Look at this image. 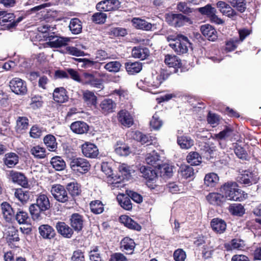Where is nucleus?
Returning a JSON list of instances; mask_svg holds the SVG:
<instances>
[{
  "label": "nucleus",
  "mask_w": 261,
  "mask_h": 261,
  "mask_svg": "<svg viewBox=\"0 0 261 261\" xmlns=\"http://www.w3.org/2000/svg\"><path fill=\"white\" fill-rule=\"evenodd\" d=\"M167 39L170 47L178 55L187 53L191 45L188 38L181 34L168 36Z\"/></svg>",
  "instance_id": "obj_1"
},
{
  "label": "nucleus",
  "mask_w": 261,
  "mask_h": 261,
  "mask_svg": "<svg viewBox=\"0 0 261 261\" xmlns=\"http://www.w3.org/2000/svg\"><path fill=\"white\" fill-rule=\"evenodd\" d=\"M50 203L48 197L45 194H42L38 196L36 203L32 204L29 207L30 212L34 219H38L41 212L49 209Z\"/></svg>",
  "instance_id": "obj_2"
},
{
  "label": "nucleus",
  "mask_w": 261,
  "mask_h": 261,
  "mask_svg": "<svg viewBox=\"0 0 261 261\" xmlns=\"http://www.w3.org/2000/svg\"><path fill=\"white\" fill-rule=\"evenodd\" d=\"M238 187L236 182L228 181L221 187L220 192L228 200L240 201L242 199L241 191Z\"/></svg>",
  "instance_id": "obj_3"
},
{
  "label": "nucleus",
  "mask_w": 261,
  "mask_h": 261,
  "mask_svg": "<svg viewBox=\"0 0 261 261\" xmlns=\"http://www.w3.org/2000/svg\"><path fill=\"white\" fill-rule=\"evenodd\" d=\"M70 166L73 171L81 173L87 172L90 168L89 162L82 158H74L71 159Z\"/></svg>",
  "instance_id": "obj_4"
},
{
  "label": "nucleus",
  "mask_w": 261,
  "mask_h": 261,
  "mask_svg": "<svg viewBox=\"0 0 261 261\" xmlns=\"http://www.w3.org/2000/svg\"><path fill=\"white\" fill-rule=\"evenodd\" d=\"M83 84L89 85L92 87L102 89L104 88L103 80L97 76V73L84 72L83 74Z\"/></svg>",
  "instance_id": "obj_5"
},
{
  "label": "nucleus",
  "mask_w": 261,
  "mask_h": 261,
  "mask_svg": "<svg viewBox=\"0 0 261 261\" xmlns=\"http://www.w3.org/2000/svg\"><path fill=\"white\" fill-rule=\"evenodd\" d=\"M15 16L13 13L0 11V25L1 29L12 30L15 28Z\"/></svg>",
  "instance_id": "obj_6"
},
{
  "label": "nucleus",
  "mask_w": 261,
  "mask_h": 261,
  "mask_svg": "<svg viewBox=\"0 0 261 261\" xmlns=\"http://www.w3.org/2000/svg\"><path fill=\"white\" fill-rule=\"evenodd\" d=\"M50 192L54 198L60 202L65 203L68 201L69 197L63 186L59 184L52 186Z\"/></svg>",
  "instance_id": "obj_7"
},
{
  "label": "nucleus",
  "mask_w": 261,
  "mask_h": 261,
  "mask_svg": "<svg viewBox=\"0 0 261 261\" xmlns=\"http://www.w3.org/2000/svg\"><path fill=\"white\" fill-rule=\"evenodd\" d=\"M166 21L171 25L180 27L185 22L191 21L189 18L181 14H167L166 16Z\"/></svg>",
  "instance_id": "obj_8"
},
{
  "label": "nucleus",
  "mask_w": 261,
  "mask_h": 261,
  "mask_svg": "<svg viewBox=\"0 0 261 261\" xmlns=\"http://www.w3.org/2000/svg\"><path fill=\"white\" fill-rule=\"evenodd\" d=\"M47 38L48 41L47 43L51 47L66 46L70 41L69 38L56 35L54 32L50 33Z\"/></svg>",
  "instance_id": "obj_9"
},
{
  "label": "nucleus",
  "mask_w": 261,
  "mask_h": 261,
  "mask_svg": "<svg viewBox=\"0 0 261 261\" xmlns=\"http://www.w3.org/2000/svg\"><path fill=\"white\" fill-rule=\"evenodd\" d=\"M10 87L16 94L23 95L27 91L25 83L19 78L13 79L10 82Z\"/></svg>",
  "instance_id": "obj_10"
},
{
  "label": "nucleus",
  "mask_w": 261,
  "mask_h": 261,
  "mask_svg": "<svg viewBox=\"0 0 261 261\" xmlns=\"http://www.w3.org/2000/svg\"><path fill=\"white\" fill-rule=\"evenodd\" d=\"M118 168L119 172L121 174V177L119 175L117 179L119 180L115 181V190L122 187L123 188L125 184H122L121 182L125 178H128L131 174L130 167L125 164L120 165ZM115 180H116V178Z\"/></svg>",
  "instance_id": "obj_11"
},
{
  "label": "nucleus",
  "mask_w": 261,
  "mask_h": 261,
  "mask_svg": "<svg viewBox=\"0 0 261 261\" xmlns=\"http://www.w3.org/2000/svg\"><path fill=\"white\" fill-rule=\"evenodd\" d=\"M83 154L89 158H95L99 154L97 146L89 142H85L81 146Z\"/></svg>",
  "instance_id": "obj_12"
},
{
  "label": "nucleus",
  "mask_w": 261,
  "mask_h": 261,
  "mask_svg": "<svg viewBox=\"0 0 261 261\" xmlns=\"http://www.w3.org/2000/svg\"><path fill=\"white\" fill-rule=\"evenodd\" d=\"M133 25L137 29L142 30L146 31H152L153 28H155V25L150 23L145 19L135 17L132 20Z\"/></svg>",
  "instance_id": "obj_13"
},
{
  "label": "nucleus",
  "mask_w": 261,
  "mask_h": 261,
  "mask_svg": "<svg viewBox=\"0 0 261 261\" xmlns=\"http://www.w3.org/2000/svg\"><path fill=\"white\" fill-rule=\"evenodd\" d=\"M8 176L13 182L17 183L24 188L28 187V180L23 174L11 170L9 172Z\"/></svg>",
  "instance_id": "obj_14"
},
{
  "label": "nucleus",
  "mask_w": 261,
  "mask_h": 261,
  "mask_svg": "<svg viewBox=\"0 0 261 261\" xmlns=\"http://www.w3.org/2000/svg\"><path fill=\"white\" fill-rule=\"evenodd\" d=\"M119 122L123 126L129 127L134 124V118L126 110H121L118 114Z\"/></svg>",
  "instance_id": "obj_15"
},
{
  "label": "nucleus",
  "mask_w": 261,
  "mask_h": 261,
  "mask_svg": "<svg viewBox=\"0 0 261 261\" xmlns=\"http://www.w3.org/2000/svg\"><path fill=\"white\" fill-rule=\"evenodd\" d=\"M56 228L58 232L65 238H71L73 234L72 228L64 222H58L56 224Z\"/></svg>",
  "instance_id": "obj_16"
},
{
  "label": "nucleus",
  "mask_w": 261,
  "mask_h": 261,
  "mask_svg": "<svg viewBox=\"0 0 261 261\" xmlns=\"http://www.w3.org/2000/svg\"><path fill=\"white\" fill-rule=\"evenodd\" d=\"M202 35L208 40L214 41L217 38V32L215 29L210 24L203 25L200 27Z\"/></svg>",
  "instance_id": "obj_17"
},
{
  "label": "nucleus",
  "mask_w": 261,
  "mask_h": 261,
  "mask_svg": "<svg viewBox=\"0 0 261 261\" xmlns=\"http://www.w3.org/2000/svg\"><path fill=\"white\" fill-rule=\"evenodd\" d=\"M71 227L77 232L81 231L84 226L83 217L77 213L73 214L70 218Z\"/></svg>",
  "instance_id": "obj_18"
},
{
  "label": "nucleus",
  "mask_w": 261,
  "mask_h": 261,
  "mask_svg": "<svg viewBox=\"0 0 261 261\" xmlns=\"http://www.w3.org/2000/svg\"><path fill=\"white\" fill-rule=\"evenodd\" d=\"M217 7L219 11L223 14L229 18H233L237 15V12L229 6V4L223 1H219L217 3Z\"/></svg>",
  "instance_id": "obj_19"
},
{
  "label": "nucleus",
  "mask_w": 261,
  "mask_h": 261,
  "mask_svg": "<svg viewBox=\"0 0 261 261\" xmlns=\"http://www.w3.org/2000/svg\"><path fill=\"white\" fill-rule=\"evenodd\" d=\"M40 236L44 239L50 240L56 236V232L54 229L49 225L43 224L38 228Z\"/></svg>",
  "instance_id": "obj_20"
},
{
  "label": "nucleus",
  "mask_w": 261,
  "mask_h": 261,
  "mask_svg": "<svg viewBox=\"0 0 261 261\" xmlns=\"http://www.w3.org/2000/svg\"><path fill=\"white\" fill-rule=\"evenodd\" d=\"M211 226L215 232L219 234L223 233L226 229V223L225 221L218 218L211 220Z\"/></svg>",
  "instance_id": "obj_21"
},
{
  "label": "nucleus",
  "mask_w": 261,
  "mask_h": 261,
  "mask_svg": "<svg viewBox=\"0 0 261 261\" xmlns=\"http://www.w3.org/2000/svg\"><path fill=\"white\" fill-rule=\"evenodd\" d=\"M70 127L73 133L77 134H84L89 129L88 124L82 121H77L72 123Z\"/></svg>",
  "instance_id": "obj_22"
},
{
  "label": "nucleus",
  "mask_w": 261,
  "mask_h": 261,
  "mask_svg": "<svg viewBox=\"0 0 261 261\" xmlns=\"http://www.w3.org/2000/svg\"><path fill=\"white\" fill-rule=\"evenodd\" d=\"M101 170L107 176L106 180L108 184L113 185L114 183L113 164L112 163L103 162L101 165Z\"/></svg>",
  "instance_id": "obj_23"
},
{
  "label": "nucleus",
  "mask_w": 261,
  "mask_h": 261,
  "mask_svg": "<svg viewBox=\"0 0 261 261\" xmlns=\"http://www.w3.org/2000/svg\"><path fill=\"white\" fill-rule=\"evenodd\" d=\"M141 176L148 181H152L156 179L157 173L150 167L142 166L140 168Z\"/></svg>",
  "instance_id": "obj_24"
},
{
  "label": "nucleus",
  "mask_w": 261,
  "mask_h": 261,
  "mask_svg": "<svg viewBox=\"0 0 261 261\" xmlns=\"http://www.w3.org/2000/svg\"><path fill=\"white\" fill-rule=\"evenodd\" d=\"M118 193V194L117 196V200L119 205L125 210H130L132 208V204L129 196L126 193V194H124L119 192Z\"/></svg>",
  "instance_id": "obj_25"
},
{
  "label": "nucleus",
  "mask_w": 261,
  "mask_h": 261,
  "mask_svg": "<svg viewBox=\"0 0 261 261\" xmlns=\"http://www.w3.org/2000/svg\"><path fill=\"white\" fill-rule=\"evenodd\" d=\"M53 98L58 103H63L68 99L65 89L63 87L57 88L54 90Z\"/></svg>",
  "instance_id": "obj_26"
},
{
  "label": "nucleus",
  "mask_w": 261,
  "mask_h": 261,
  "mask_svg": "<svg viewBox=\"0 0 261 261\" xmlns=\"http://www.w3.org/2000/svg\"><path fill=\"white\" fill-rule=\"evenodd\" d=\"M219 181V176L214 172L206 174L204 178V185L211 188L215 187L218 184Z\"/></svg>",
  "instance_id": "obj_27"
},
{
  "label": "nucleus",
  "mask_w": 261,
  "mask_h": 261,
  "mask_svg": "<svg viewBox=\"0 0 261 261\" xmlns=\"http://www.w3.org/2000/svg\"><path fill=\"white\" fill-rule=\"evenodd\" d=\"M149 55V49L146 47H134L132 49V56L135 58L143 60Z\"/></svg>",
  "instance_id": "obj_28"
},
{
  "label": "nucleus",
  "mask_w": 261,
  "mask_h": 261,
  "mask_svg": "<svg viewBox=\"0 0 261 261\" xmlns=\"http://www.w3.org/2000/svg\"><path fill=\"white\" fill-rule=\"evenodd\" d=\"M96 8L98 11H111L114 8V0H104L98 3Z\"/></svg>",
  "instance_id": "obj_29"
},
{
  "label": "nucleus",
  "mask_w": 261,
  "mask_h": 261,
  "mask_svg": "<svg viewBox=\"0 0 261 261\" xmlns=\"http://www.w3.org/2000/svg\"><path fill=\"white\" fill-rule=\"evenodd\" d=\"M164 62L170 67L178 68L181 65L180 60L175 55L169 54L166 55Z\"/></svg>",
  "instance_id": "obj_30"
},
{
  "label": "nucleus",
  "mask_w": 261,
  "mask_h": 261,
  "mask_svg": "<svg viewBox=\"0 0 261 261\" xmlns=\"http://www.w3.org/2000/svg\"><path fill=\"white\" fill-rule=\"evenodd\" d=\"M83 95L84 100L88 106L96 107L97 98L93 92L86 90Z\"/></svg>",
  "instance_id": "obj_31"
},
{
  "label": "nucleus",
  "mask_w": 261,
  "mask_h": 261,
  "mask_svg": "<svg viewBox=\"0 0 261 261\" xmlns=\"http://www.w3.org/2000/svg\"><path fill=\"white\" fill-rule=\"evenodd\" d=\"M135 247L134 240L128 237L123 238L120 242V248L122 250H125L132 253Z\"/></svg>",
  "instance_id": "obj_32"
},
{
  "label": "nucleus",
  "mask_w": 261,
  "mask_h": 261,
  "mask_svg": "<svg viewBox=\"0 0 261 261\" xmlns=\"http://www.w3.org/2000/svg\"><path fill=\"white\" fill-rule=\"evenodd\" d=\"M19 161L18 156L15 153L11 152L5 154L4 163L9 168L14 167Z\"/></svg>",
  "instance_id": "obj_33"
},
{
  "label": "nucleus",
  "mask_w": 261,
  "mask_h": 261,
  "mask_svg": "<svg viewBox=\"0 0 261 261\" xmlns=\"http://www.w3.org/2000/svg\"><path fill=\"white\" fill-rule=\"evenodd\" d=\"M1 209L4 217L7 221H9L14 215V212L11 205L7 202H3L1 204Z\"/></svg>",
  "instance_id": "obj_34"
},
{
  "label": "nucleus",
  "mask_w": 261,
  "mask_h": 261,
  "mask_svg": "<svg viewBox=\"0 0 261 261\" xmlns=\"http://www.w3.org/2000/svg\"><path fill=\"white\" fill-rule=\"evenodd\" d=\"M69 28L72 34H79L82 32V22L79 18H72L70 20Z\"/></svg>",
  "instance_id": "obj_35"
},
{
  "label": "nucleus",
  "mask_w": 261,
  "mask_h": 261,
  "mask_svg": "<svg viewBox=\"0 0 261 261\" xmlns=\"http://www.w3.org/2000/svg\"><path fill=\"white\" fill-rule=\"evenodd\" d=\"M223 199L224 196L218 193H211L206 196L207 200L213 205H220Z\"/></svg>",
  "instance_id": "obj_36"
},
{
  "label": "nucleus",
  "mask_w": 261,
  "mask_h": 261,
  "mask_svg": "<svg viewBox=\"0 0 261 261\" xmlns=\"http://www.w3.org/2000/svg\"><path fill=\"white\" fill-rule=\"evenodd\" d=\"M177 143L182 149H189L194 145V141L188 136H182L177 138Z\"/></svg>",
  "instance_id": "obj_37"
},
{
  "label": "nucleus",
  "mask_w": 261,
  "mask_h": 261,
  "mask_svg": "<svg viewBox=\"0 0 261 261\" xmlns=\"http://www.w3.org/2000/svg\"><path fill=\"white\" fill-rule=\"evenodd\" d=\"M187 162L192 166L199 165L202 162V158L199 154L195 151L190 152L187 156Z\"/></svg>",
  "instance_id": "obj_38"
},
{
  "label": "nucleus",
  "mask_w": 261,
  "mask_h": 261,
  "mask_svg": "<svg viewBox=\"0 0 261 261\" xmlns=\"http://www.w3.org/2000/svg\"><path fill=\"white\" fill-rule=\"evenodd\" d=\"M30 153L36 159H44L46 156V149L39 145L32 147L30 149Z\"/></svg>",
  "instance_id": "obj_39"
},
{
  "label": "nucleus",
  "mask_w": 261,
  "mask_h": 261,
  "mask_svg": "<svg viewBox=\"0 0 261 261\" xmlns=\"http://www.w3.org/2000/svg\"><path fill=\"white\" fill-rule=\"evenodd\" d=\"M100 107L103 113H111L113 111V101L111 99L106 98L101 102Z\"/></svg>",
  "instance_id": "obj_40"
},
{
  "label": "nucleus",
  "mask_w": 261,
  "mask_h": 261,
  "mask_svg": "<svg viewBox=\"0 0 261 261\" xmlns=\"http://www.w3.org/2000/svg\"><path fill=\"white\" fill-rule=\"evenodd\" d=\"M44 143L50 151H54L57 148V143L55 137L52 135H46L43 139Z\"/></svg>",
  "instance_id": "obj_41"
},
{
  "label": "nucleus",
  "mask_w": 261,
  "mask_h": 261,
  "mask_svg": "<svg viewBox=\"0 0 261 261\" xmlns=\"http://www.w3.org/2000/svg\"><path fill=\"white\" fill-rule=\"evenodd\" d=\"M146 162L147 164L152 166H160V156L154 151L147 154L146 158Z\"/></svg>",
  "instance_id": "obj_42"
},
{
  "label": "nucleus",
  "mask_w": 261,
  "mask_h": 261,
  "mask_svg": "<svg viewBox=\"0 0 261 261\" xmlns=\"http://www.w3.org/2000/svg\"><path fill=\"white\" fill-rule=\"evenodd\" d=\"M50 163L53 167L58 171L63 170L66 166L65 162L59 156L53 158L51 160Z\"/></svg>",
  "instance_id": "obj_43"
},
{
  "label": "nucleus",
  "mask_w": 261,
  "mask_h": 261,
  "mask_svg": "<svg viewBox=\"0 0 261 261\" xmlns=\"http://www.w3.org/2000/svg\"><path fill=\"white\" fill-rule=\"evenodd\" d=\"M125 69L129 74H134L139 72L142 69V65L139 62H136L131 63H126Z\"/></svg>",
  "instance_id": "obj_44"
},
{
  "label": "nucleus",
  "mask_w": 261,
  "mask_h": 261,
  "mask_svg": "<svg viewBox=\"0 0 261 261\" xmlns=\"http://www.w3.org/2000/svg\"><path fill=\"white\" fill-rule=\"evenodd\" d=\"M66 189L72 197L78 196L81 193L80 186L75 182L68 183Z\"/></svg>",
  "instance_id": "obj_45"
},
{
  "label": "nucleus",
  "mask_w": 261,
  "mask_h": 261,
  "mask_svg": "<svg viewBox=\"0 0 261 261\" xmlns=\"http://www.w3.org/2000/svg\"><path fill=\"white\" fill-rule=\"evenodd\" d=\"M107 15L101 11L94 13L92 17L91 20L96 24H103L106 22Z\"/></svg>",
  "instance_id": "obj_46"
},
{
  "label": "nucleus",
  "mask_w": 261,
  "mask_h": 261,
  "mask_svg": "<svg viewBox=\"0 0 261 261\" xmlns=\"http://www.w3.org/2000/svg\"><path fill=\"white\" fill-rule=\"evenodd\" d=\"M90 206L91 212L96 214H101L104 210L103 205L99 200L92 201Z\"/></svg>",
  "instance_id": "obj_47"
},
{
  "label": "nucleus",
  "mask_w": 261,
  "mask_h": 261,
  "mask_svg": "<svg viewBox=\"0 0 261 261\" xmlns=\"http://www.w3.org/2000/svg\"><path fill=\"white\" fill-rule=\"evenodd\" d=\"M160 176L164 178H168L172 175V167L169 165H163L159 166Z\"/></svg>",
  "instance_id": "obj_48"
},
{
  "label": "nucleus",
  "mask_w": 261,
  "mask_h": 261,
  "mask_svg": "<svg viewBox=\"0 0 261 261\" xmlns=\"http://www.w3.org/2000/svg\"><path fill=\"white\" fill-rule=\"evenodd\" d=\"M45 132V129L43 127L35 125L31 128L30 134L31 137L37 139L40 137Z\"/></svg>",
  "instance_id": "obj_49"
},
{
  "label": "nucleus",
  "mask_w": 261,
  "mask_h": 261,
  "mask_svg": "<svg viewBox=\"0 0 261 261\" xmlns=\"http://www.w3.org/2000/svg\"><path fill=\"white\" fill-rule=\"evenodd\" d=\"M230 213L236 216H241L244 213V207L241 204H234L229 206Z\"/></svg>",
  "instance_id": "obj_50"
},
{
  "label": "nucleus",
  "mask_w": 261,
  "mask_h": 261,
  "mask_svg": "<svg viewBox=\"0 0 261 261\" xmlns=\"http://www.w3.org/2000/svg\"><path fill=\"white\" fill-rule=\"evenodd\" d=\"M197 10L202 15H206L209 18L214 12H216V9L212 7L211 5L207 4L204 7L199 8Z\"/></svg>",
  "instance_id": "obj_51"
},
{
  "label": "nucleus",
  "mask_w": 261,
  "mask_h": 261,
  "mask_svg": "<svg viewBox=\"0 0 261 261\" xmlns=\"http://www.w3.org/2000/svg\"><path fill=\"white\" fill-rule=\"evenodd\" d=\"M228 2L233 7L236 8L240 12L245 11L246 7L245 0H228Z\"/></svg>",
  "instance_id": "obj_52"
},
{
  "label": "nucleus",
  "mask_w": 261,
  "mask_h": 261,
  "mask_svg": "<svg viewBox=\"0 0 261 261\" xmlns=\"http://www.w3.org/2000/svg\"><path fill=\"white\" fill-rule=\"evenodd\" d=\"M189 6L185 2H180L177 6V10L184 14L191 13L193 11V9L190 7V3H189Z\"/></svg>",
  "instance_id": "obj_53"
},
{
  "label": "nucleus",
  "mask_w": 261,
  "mask_h": 261,
  "mask_svg": "<svg viewBox=\"0 0 261 261\" xmlns=\"http://www.w3.org/2000/svg\"><path fill=\"white\" fill-rule=\"evenodd\" d=\"M180 172L182 176L187 179L194 175L193 168L188 165H183L180 167Z\"/></svg>",
  "instance_id": "obj_54"
},
{
  "label": "nucleus",
  "mask_w": 261,
  "mask_h": 261,
  "mask_svg": "<svg viewBox=\"0 0 261 261\" xmlns=\"http://www.w3.org/2000/svg\"><path fill=\"white\" fill-rule=\"evenodd\" d=\"M29 125V120L25 117H19L17 120V129L18 131L25 129Z\"/></svg>",
  "instance_id": "obj_55"
},
{
  "label": "nucleus",
  "mask_w": 261,
  "mask_h": 261,
  "mask_svg": "<svg viewBox=\"0 0 261 261\" xmlns=\"http://www.w3.org/2000/svg\"><path fill=\"white\" fill-rule=\"evenodd\" d=\"M14 195L16 198L21 202L26 201L29 198L28 192L23 191L22 189H16Z\"/></svg>",
  "instance_id": "obj_56"
},
{
  "label": "nucleus",
  "mask_w": 261,
  "mask_h": 261,
  "mask_svg": "<svg viewBox=\"0 0 261 261\" xmlns=\"http://www.w3.org/2000/svg\"><path fill=\"white\" fill-rule=\"evenodd\" d=\"M162 125V121L160 119L159 116L155 113L152 116V118L150 121V126L154 129L158 130L160 128Z\"/></svg>",
  "instance_id": "obj_57"
},
{
  "label": "nucleus",
  "mask_w": 261,
  "mask_h": 261,
  "mask_svg": "<svg viewBox=\"0 0 261 261\" xmlns=\"http://www.w3.org/2000/svg\"><path fill=\"white\" fill-rule=\"evenodd\" d=\"M66 53L70 55L80 57V56H84L85 54L84 52L80 49L77 48L73 46H67L66 48Z\"/></svg>",
  "instance_id": "obj_58"
},
{
  "label": "nucleus",
  "mask_w": 261,
  "mask_h": 261,
  "mask_svg": "<svg viewBox=\"0 0 261 261\" xmlns=\"http://www.w3.org/2000/svg\"><path fill=\"white\" fill-rule=\"evenodd\" d=\"M240 42V40L238 38H233L226 42L225 49L227 51H231L234 50L237 46V44Z\"/></svg>",
  "instance_id": "obj_59"
},
{
  "label": "nucleus",
  "mask_w": 261,
  "mask_h": 261,
  "mask_svg": "<svg viewBox=\"0 0 261 261\" xmlns=\"http://www.w3.org/2000/svg\"><path fill=\"white\" fill-rule=\"evenodd\" d=\"M16 219L19 224H25L28 223L29 216L27 213L20 211L16 215Z\"/></svg>",
  "instance_id": "obj_60"
},
{
  "label": "nucleus",
  "mask_w": 261,
  "mask_h": 261,
  "mask_svg": "<svg viewBox=\"0 0 261 261\" xmlns=\"http://www.w3.org/2000/svg\"><path fill=\"white\" fill-rule=\"evenodd\" d=\"M125 193L131 198L133 200L137 203H140L143 201V197L140 194L134 191L125 190Z\"/></svg>",
  "instance_id": "obj_61"
},
{
  "label": "nucleus",
  "mask_w": 261,
  "mask_h": 261,
  "mask_svg": "<svg viewBox=\"0 0 261 261\" xmlns=\"http://www.w3.org/2000/svg\"><path fill=\"white\" fill-rule=\"evenodd\" d=\"M173 257L175 261H185L186 258V252L182 249H177L174 252Z\"/></svg>",
  "instance_id": "obj_62"
},
{
  "label": "nucleus",
  "mask_w": 261,
  "mask_h": 261,
  "mask_svg": "<svg viewBox=\"0 0 261 261\" xmlns=\"http://www.w3.org/2000/svg\"><path fill=\"white\" fill-rule=\"evenodd\" d=\"M8 239L10 242H18L19 240L18 231L14 228H11L8 231Z\"/></svg>",
  "instance_id": "obj_63"
},
{
  "label": "nucleus",
  "mask_w": 261,
  "mask_h": 261,
  "mask_svg": "<svg viewBox=\"0 0 261 261\" xmlns=\"http://www.w3.org/2000/svg\"><path fill=\"white\" fill-rule=\"evenodd\" d=\"M207 121L209 124L215 127L218 124L219 118L217 115L209 112L207 117Z\"/></svg>",
  "instance_id": "obj_64"
}]
</instances>
